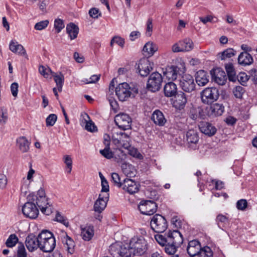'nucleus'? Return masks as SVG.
I'll list each match as a JSON object with an SVG mask.
<instances>
[{"label": "nucleus", "instance_id": "26", "mask_svg": "<svg viewBox=\"0 0 257 257\" xmlns=\"http://www.w3.org/2000/svg\"><path fill=\"white\" fill-rule=\"evenodd\" d=\"M152 120L159 126H163L166 122L163 113L159 110H156L152 114Z\"/></svg>", "mask_w": 257, "mask_h": 257}, {"label": "nucleus", "instance_id": "15", "mask_svg": "<svg viewBox=\"0 0 257 257\" xmlns=\"http://www.w3.org/2000/svg\"><path fill=\"white\" fill-rule=\"evenodd\" d=\"M41 240L38 236L31 233L28 235L25 240V244L29 251L33 252L40 246Z\"/></svg>", "mask_w": 257, "mask_h": 257}, {"label": "nucleus", "instance_id": "40", "mask_svg": "<svg viewBox=\"0 0 257 257\" xmlns=\"http://www.w3.org/2000/svg\"><path fill=\"white\" fill-rule=\"evenodd\" d=\"M120 243L112 244L109 246V252L114 257H119L120 251Z\"/></svg>", "mask_w": 257, "mask_h": 257}, {"label": "nucleus", "instance_id": "9", "mask_svg": "<svg viewBox=\"0 0 257 257\" xmlns=\"http://www.w3.org/2000/svg\"><path fill=\"white\" fill-rule=\"evenodd\" d=\"M138 209L142 214L151 215L156 212L157 205L152 200H142L138 205Z\"/></svg>", "mask_w": 257, "mask_h": 257}, {"label": "nucleus", "instance_id": "52", "mask_svg": "<svg viewBox=\"0 0 257 257\" xmlns=\"http://www.w3.org/2000/svg\"><path fill=\"white\" fill-rule=\"evenodd\" d=\"M8 117L7 109L5 108H1L0 110V124H5L7 121Z\"/></svg>", "mask_w": 257, "mask_h": 257}, {"label": "nucleus", "instance_id": "37", "mask_svg": "<svg viewBox=\"0 0 257 257\" xmlns=\"http://www.w3.org/2000/svg\"><path fill=\"white\" fill-rule=\"evenodd\" d=\"M119 135H120V137L122 139V141H121V146L125 149H128L131 147L130 138L129 136L122 132H119Z\"/></svg>", "mask_w": 257, "mask_h": 257}, {"label": "nucleus", "instance_id": "22", "mask_svg": "<svg viewBox=\"0 0 257 257\" xmlns=\"http://www.w3.org/2000/svg\"><path fill=\"white\" fill-rule=\"evenodd\" d=\"M56 246V240L55 237L41 242L40 249L45 252H51L55 248Z\"/></svg>", "mask_w": 257, "mask_h": 257}, {"label": "nucleus", "instance_id": "38", "mask_svg": "<svg viewBox=\"0 0 257 257\" xmlns=\"http://www.w3.org/2000/svg\"><path fill=\"white\" fill-rule=\"evenodd\" d=\"M84 119L86 122L85 128L87 131L93 132L97 130L96 126L95 125L93 121L90 119V117L88 114H85Z\"/></svg>", "mask_w": 257, "mask_h": 257}, {"label": "nucleus", "instance_id": "46", "mask_svg": "<svg viewBox=\"0 0 257 257\" xmlns=\"http://www.w3.org/2000/svg\"><path fill=\"white\" fill-rule=\"evenodd\" d=\"M17 254V257H27L26 248L22 242H18Z\"/></svg>", "mask_w": 257, "mask_h": 257}, {"label": "nucleus", "instance_id": "57", "mask_svg": "<svg viewBox=\"0 0 257 257\" xmlns=\"http://www.w3.org/2000/svg\"><path fill=\"white\" fill-rule=\"evenodd\" d=\"M233 49H226L222 53L221 59L224 60L227 58H231L234 55V52L232 51Z\"/></svg>", "mask_w": 257, "mask_h": 257}, {"label": "nucleus", "instance_id": "43", "mask_svg": "<svg viewBox=\"0 0 257 257\" xmlns=\"http://www.w3.org/2000/svg\"><path fill=\"white\" fill-rule=\"evenodd\" d=\"M19 239L15 234H11L6 242V245L8 247H13L18 242Z\"/></svg>", "mask_w": 257, "mask_h": 257}, {"label": "nucleus", "instance_id": "14", "mask_svg": "<svg viewBox=\"0 0 257 257\" xmlns=\"http://www.w3.org/2000/svg\"><path fill=\"white\" fill-rule=\"evenodd\" d=\"M212 79L219 85H224L227 81L225 72L220 68H214L210 71Z\"/></svg>", "mask_w": 257, "mask_h": 257}, {"label": "nucleus", "instance_id": "11", "mask_svg": "<svg viewBox=\"0 0 257 257\" xmlns=\"http://www.w3.org/2000/svg\"><path fill=\"white\" fill-rule=\"evenodd\" d=\"M181 66L182 67L174 65L168 66L163 72L164 75L169 80H176L178 76H181L186 71L185 67L183 65Z\"/></svg>", "mask_w": 257, "mask_h": 257}, {"label": "nucleus", "instance_id": "48", "mask_svg": "<svg viewBox=\"0 0 257 257\" xmlns=\"http://www.w3.org/2000/svg\"><path fill=\"white\" fill-rule=\"evenodd\" d=\"M57 119V116L55 114H50L46 119L47 126H52L54 125Z\"/></svg>", "mask_w": 257, "mask_h": 257}, {"label": "nucleus", "instance_id": "18", "mask_svg": "<svg viewBox=\"0 0 257 257\" xmlns=\"http://www.w3.org/2000/svg\"><path fill=\"white\" fill-rule=\"evenodd\" d=\"M174 96L175 100L173 102V106L179 109L184 108L187 102L185 94L180 91L178 92Z\"/></svg>", "mask_w": 257, "mask_h": 257}, {"label": "nucleus", "instance_id": "5", "mask_svg": "<svg viewBox=\"0 0 257 257\" xmlns=\"http://www.w3.org/2000/svg\"><path fill=\"white\" fill-rule=\"evenodd\" d=\"M210 104V105L207 106L204 110L206 115L203 113V109H199L198 115L201 118L204 119L206 115L212 117L220 116L224 112V107L222 104L216 103Z\"/></svg>", "mask_w": 257, "mask_h": 257}, {"label": "nucleus", "instance_id": "44", "mask_svg": "<svg viewBox=\"0 0 257 257\" xmlns=\"http://www.w3.org/2000/svg\"><path fill=\"white\" fill-rule=\"evenodd\" d=\"M124 43L125 40L123 38L118 36H115L112 38L110 45L112 47H113L114 44L115 43L118 47L122 48L124 47Z\"/></svg>", "mask_w": 257, "mask_h": 257}, {"label": "nucleus", "instance_id": "4", "mask_svg": "<svg viewBox=\"0 0 257 257\" xmlns=\"http://www.w3.org/2000/svg\"><path fill=\"white\" fill-rule=\"evenodd\" d=\"M130 242L133 256L142 255L148 250L147 242L142 236H134L132 238Z\"/></svg>", "mask_w": 257, "mask_h": 257}, {"label": "nucleus", "instance_id": "19", "mask_svg": "<svg viewBox=\"0 0 257 257\" xmlns=\"http://www.w3.org/2000/svg\"><path fill=\"white\" fill-rule=\"evenodd\" d=\"M138 72L141 76H147L153 69L152 65L150 61L147 60H141L139 63L137 67Z\"/></svg>", "mask_w": 257, "mask_h": 257}, {"label": "nucleus", "instance_id": "58", "mask_svg": "<svg viewBox=\"0 0 257 257\" xmlns=\"http://www.w3.org/2000/svg\"><path fill=\"white\" fill-rule=\"evenodd\" d=\"M127 150L128 151L129 154L132 156L138 159L142 158V155L138 152L137 149L131 146Z\"/></svg>", "mask_w": 257, "mask_h": 257}, {"label": "nucleus", "instance_id": "20", "mask_svg": "<svg viewBox=\"0 0 257 257\" xmlns=\"http://www.w3.org/2000/svg\"><path fill=\"white\" fill-rule=\"evenodd\" d=\"M202 249L200 242L197 240H193L189 242L187 251L190 257L196 256Z\"/></svg>", "mask_w": 257, "mask_h": 257}, {"label": "nucleus", "instance_id": "47", "mask_svg": "<svg viewBox=\"0 0 257 257\" xmlns=\"http://www.w3.org/2000/svg\"><path fill=\"white\" fill-rule=\"evenodd\" d=\"M245 92L244 88L240 86H236L233 90V93L234 96L239 99H241L242 95Z\"/></svg>", "mask_w": 257, "mask_h": 257}, {"label": "nucleus", "instance_id": "17", "mask_svg": "<svg viewBox=\"0 0 257 257\" xmlns=\"http://www.w3.org/2000/svg\"><path fill=\"white\" fill-rule=\"evenodd\" d=\"M199 128L200 132L209 137L214 136L217 131L216 128L211 123L206 121H201L199 123Z\"/></svg>", "mask_w": 257, "mask_h": 257}, {"label": "nucleus", "instance_id": "34", "mask_svg": "<svg viewBox=\"0 0 257 257\" xmlns=\"http://www.w3.org/2000/svg\"><path fill=\"white\" fill-rule=\"evenodd\" d=\"M93 235L94 231L93 226H86L81 229V236L84 240L89 241L91 239Z\"/></svg>", "mask_w": 257, "mask_h": 257}, {"label": "nucleus", "instance_id": "16", "mask_svg": "<svg viewBox=\"0 0 257 257\" xmlns=\"http://www.w3.org/2000/svg\"><path fill=\"white\" fill-rule=\"evenodd\" d=\"M139 184H137L134 180L126 178L123 180L121 188L129 194H134L139 191Z\"/></svg>", "mask_w": 257, "mask_h": 257}, {"label": "nucleus", "instance_id": "23", "mask_svg": "<svg viewBox=\"0 0 257 257\" xmlns=\"http://www.w3.org/2000/svg\"><path fill=\"white\" fill-rule=\"evenodd\" d=\"M163 90L165 96L167 97H173L178 92L177 85L173 82L167 83L164 87Z\"/></svg>", "mask_w": 257, "mask_h": 257}, {"label": "nucleus", "instance_id": "7", "mask_svg": "<svg viewBox=\"0 0 257 257\" xmlns=\"http://www.w3.org/2000/svg\"><path fill=\"white\" fill-rule=\"evenodd\" d=\"M201 99L204 104H211L216 101L219 97L218 90L215 87L205 88L200 93Z\"/></svg>", "mask_w": 257, "mask_h": 257}, {"label": "nucleus", "instance_id": "41", "mask_svg": "<svg viewBox=\"0 0 257 257\" xmlns=\"http://www.w3.org/2000/svg\"><path fill=\"white\" fill-rule=\"evenodd\" d=\"M197 255L198 257H212L213 252L209 246H205L201 249Z\"/></svg>", "mask_w": 257, "mask_h": 257}, {"label": "nucleus", "instance_id": "42", "mask_svg": "<svg viewBox=\"0 0 257 257\" xmlns=\"http://www.w3.org/2000/svg\"><path fill=\"white\" fill-rule=\"evenodd\" d=\"M41 242L47 240L52 237H54L53 234L48 230H43L38 236Z\"/></svg>", "mask_w": 257, "mask_h": 257}, {"label": "nucleus", "instance_id": "59", "mask_svg": "<svg viewBox=\"0 0 257 257\" xmlns=\"http://www.w3.org/2000/svg\"><path fill=\"white\" fill-rule=\"evenodd\" d=\"M112 140L115 145H118V146H121V141L122 139H121L120 135H119V132L113 133L112 136Z\"/></svg>", "mask_w": 257, "mask_h": 257}, {"label": "nucleus", "instance_id": "49", "mask_svg": "<svg viewBox=\"0 0 257 257\" xmlns=\"http://www.w3.org/2000/svg\"><path fill=\"white\" fill-rule=\"evenodd\" d=\"M39 71L41 75L47 78L49 77L50 74H53V73H54L50 68H45L42 65L39 66Z\"/></svg>", "mask_w": 257, "mask_h": 257}, {"label": "nucleus", "instance_id": "62", "mask_svg": "<svg viewBox=\"0 0 257 257\" xmlns=\"http://www.w3.org/2000/svg\"><path fill=\"white\" fill-rule=\"evenodd\" d=\"M99 78H100L99 76H98L96 75H93L91 76L89 78V79H85L83 80L82 81L84 82L86 84L95 83L96 82L98 81Z\"/></svg>", "mask_w": 257, "mask_h": 257}, {"label": "nucleus", "instance_id": "21", "mask_svg": "<svg viewBox=\"0 0 257 257\" xmlns=\"http://www.w3.org/2000/svg\"><path fill=\"white\" fill-rule=\"evenodd\" d=\"M209 76L206 71L200 70L195 74V80L197 84L200 86H204L209 82Z\"/></svg>", "mask_w": 257, "mask_h": 257}, {"label": "nucleus", "instance_id": "33", "mask_svg": "<svg viewBox=\"0 0 257 257\" xmlns=\"http://www.w3.org/2000/svg\"><path fill=\"white\" fill-rule=\"evenodd\" d=\"M66 30L71 40L75 39L78 35L79 28L74 23H70L67 25Z\"/></svg>", "mask_w": 257, "mask_h": 257}, {"label": "nucleus", "instance_id": "25", "mask_svg": "<svg viewBox=\"0 0 257 257\" xmlns=\"http://www.w3.org/2000/svg\"><path fill=\"white\" fill-rule=\"evenodd\" d=\"M186 140L190 147L196 145L199 140L198 132L194 130H189L186 133Z\"/></svg>", "mask_w": 257, "mask_h": 257}, {"label": "nucleus", "instance_id": "51", "mask_svg": "<svg viewBox=\"0 0 257 257\" xmlns=\"http://www.w3.org/2000/svg\"><path fill=\"white\" fill-rule=\"evenodd\" d=\"M111 179L114 184L119 188H121L122 185V182H120V179L118 174L116 173L111 174Z\"/></svg>", "mask_w": 257, "mask_h": 257}, {"label": "nucleus", "instance_id": "50", "mask_svg": "<svg viewBox=\"0 0 257 257\" xmlns=\"http://www.w3.org/2000/svg\"><path fill=\"white\" fill-rule=\"evenodd\" d=\"M237 77V80L242 85H244V84L248 80L249 77L246 75L245 73L240 72L236 76Z\"/></svg>", "mask_w": 257, "mask_h": 257}, {"label": "nucleus", "instance_id": "12", "mask_svg": "<svg viewBox=\"0 0 257 257\" xmlns=\"http://www.w3.org/2000/svg\"><path fill=\"white\" fill-rule=\"evenodd\" d=\"M114 121L118 127L122 130L131 128L132 120L129 115L126 113H120L117 114L115 116Z\"/></svg>", "mask_w": 257, "mask_h": 257}, {"label": "nucleus", "instance_id": "63", "mask_svg": "<svg viewBox=\"0 0 257 257\" xmlns=\"http://www.w3.org/2000/svg\"><path fill=\"white\" fill-rule=\"evenodd\" d=\"M90 16L93 18H98L101 15L99 10L96 8H92L89 11Z\"/></svg>", "mask_w": 257, "mask_h": 257}, {"label": "nucleus", "instance_id": "6", "mask_svg": "<svg viewBox=\"0 0 257 257\" xmlns=\"http://www.w3.org/2000/svg\"><path fill=\"white\" fill-rule=\"evenodd\" d=\"M163 77L158 72L152 73L149 76L147 83V89L151 92L159 91L162 86Z\"/></svg>", "mask_w": 257, "mask_h": 257}, {"label": "nucleus", "instance_id": "56", "mask_svg": "<svg viewBox=\"0 0 257 257\" xmlns=\"http://www.w3.org/2000/svg\"><path fill=\"white\" fill-rule=\"evenodd\" d=\"M64 163L67 166V171L68 173H70L72 170V160L71 158L68 156L66 155L64 157Z\"/></svg>", "mask_w": 257, "mask_h": 257}, {"label": "nucleus", "instance_id": "60", "mask_svg": "<svg viewBox=\"0 0 257 257\" xmlns=\"http://www.w3.org/2000/svg\"><path fill=\"white\" fill-rule=\"evenodd\" d=\"M247 206V202L245 199H240L236 203V207L238 210H244Z\"/></svg>", "mask_w": 257, "mask_h": 257}, {"label": "nucleus", "instance_id": "10", "mask_svg": "<svg viewBox=\"0 0 257 257\" xmlns=\"http://www.w3.org/2000/svg\"><path fill=\"white\" fill-rule=\"evenodd\" d=\"M108 200V195L104 196L99 194L98 199L95 201L93 205V210L96 213H97V214L95 215V218L96 219L101 220L102 217L100 214L106 207Z\"/></svg>", "mask_w": 257, "mask_h": 257}, {"label": "nucleus", "instance_id": "31", "mask_svg": "<svg viewBox=\"0 0 257 257\" xmlns=\"http://www.w3.org/2000/svg\"><path fill=\"white\" fill-rule=\"evenodd\" d=\"M104 144L105 148L103 150H100L99 152L102 156L107 159H111L113 157V153L110 150V141L104 139Z\"/></svg>", "mask_w": 257, "mask_h": 257}, {"label": "nucleus", "instance_id": "54", "mask_svg": "<svg viewBox=\"0 0 257 257\" xmlns=\"http://www.w3.org/2000/svg\"><path fill=\"white\" fill-rule=\"evenodd\" d=\"M64 24L63 20L57 19L54 22V28L56 30L57 33H59L62 29L64 28Z\"/></svg>", "mask_w": 257, "mask_h": 257}, {"label": "nucleus", "instance_id": "36", "mask_svg": "<svg viewBox=\"0 0 257 257\" xmlns=\"http://www.w3.org/2000/svg\"><path fill=\"white\" fill-rule=\"evenodd\" d=\"M120 243V256L121 257H132L133 256V252L131 251L130 247V243L129 245H122Z\"/></svg>", "mask_w": 257, "mask_h": 257}, {"label": "nucleus", "instance_id": "2", "mask_svg": "<svg viewBox=\"0 0 257 257\" xmlns=\"http://www.w3.org/2000/svg\"><path fill=\"white\" fill-rule=\"evenodd\" d=\"M27 199L28 201L23 206L22 212L26 217L35 219L39 213L38 207L40 208L45 202L44 189L41 187L36 195L33 193H31Z\"/></svg>", "mask_w": 257, "mask_h": 257}, {"label": "nucleus", "instance_id": "24", "mask_svg": "<svg viewBox=\"0 0 257 257\" xmlns=\"http://www.w3.org/2000/svg\"><path fill=\"white\" fill-rule=\"evenodd\" d=\"M253 60L251 55L247 51L241 53L238 57V62L240 65L247 66L251 64Z\"/></svg>", "mask_w": 257, "mask_h": 257}, {"label": "nucleus", "instance_id": "13", "mask_svg": "<svg viewBox=\"0 0 257 257\" xmlns=\"http://www.w3.org/2000/svg\"><path fill=\"white\" fill-rule=\"evenodd\" d=\"M180 86L186 92H191L195 89V84L193 77L189 74H185L180 80Z\"/></svg>", "mask_w": 257, "mask_h": 257}, {"label": "nucleus", "instance_id": "29", "mask_svg": "<svg viewBox=\"0 0 257 257\" xmlns=\"http://www.w3.org/2000/svg\"><path fill=\"white\" fill-rule=\"evenodd\" d=\"M62 242L68 252L72 254L74 252L75 246V242L73 239L65 233V236L62 239Z\"/></svg>", "mask_w": 257, "mask_h": 257}, {"label": "nucleus", "instance_id": "45", "mask_svg": "<svg viewBox=\"0 0 257 257\" xmlns=\"http://www.w3.org/2000/svg\"><path fill=\"white\" fill-rule=\"evenodd\" d=\"M216 222L218 227L223 229L224 225L228 223V218L224 215L219 214L216 217Z\"/></svg>", "mask_w": 257, "mask_h": 257}, {"label": "nucleus", "instance_id": "61", "mask_svg": "<svg viewBox=\"0 0 257 257\" xmlns=\"http://www.w3.org/2000/svg\"><path fill=\"white\" fill-rule=\"evenodd\" d=\"M153 20L149 18L147 22L146 35L150 37L152 35L153 31Z\"/></svg>", "mask_w": 257, "mask_h": 257}, {"label": "nucleus", "instance_id": "1", "mask_svg": "<svg viewBox=\"0 0 257 257\" xmlns=\"http://www.w3.org/2000/svg\"><path fill=\"white\" fill-rule=\"evenodd\" d=\"M156 241L163 246H165V252L171 256L170 257H179L175 254L178 248L183 242L182 234L177 230H169L168 233L158 234L155 235Z\"/></svg>", "mask_w": 257, "mask_h": 257}, {"label": "nucleus", "instance_id": "27", "mask_svg": "<svg viewBox=\"0 0 257 257\" xmlns=\"http://www.w3.org/2000/svg\"><path fill=\"white\" fill-rule=\"evenodd\" d=\"M121 169L123 174L129 178H133L136 176L137 171L135 167L131 164L122 163Z\"/></svg>", "mask_w": 257, "mask_h": 257}, {"label": "nucleus", "instance_id": "3", "mask_svg": "<svg viewBox=\"0 0 257 257\" xmlns=\"http://www.w3.org/2000/svg\"><path fill=\"white\" fill-rule=\"evenodd\" d=\"M115 93L120 101H124L131 97H135L138 93V88L136 86L131 87L127 83L123 82L115 88Z\"/></svg>", "mask_w": 257, "mask_h": 257}, {"label": "nucleus", "instance_id": "55", "mask_svg": "<svg viewBox=\"0 0 257 257\" xmlns=\"http://www.w3.org/2000/svg\"><path fill=\"white\" fill-rule=\"evenodd\" d=\"M49 23V21L47 20L40 21L35 24V29L37 30L44 29L48 26Z\"/></svg>", "mask_w": 257, "mask_h": 257}, {"label": "nucleus", "instance_id": "28", "mask_svg": "<svg viewBox=\"0 0 257 257\" xmlns=\"http://www.w3.org/2000/svg\"><path fill=\"white\" fill-rule=\"evenodd\" d=\"M225 69L227 73V78L230 81L235 82L237 80V77H236L235 70L234 68L233 64L231 63H228L225 64Z\"/></svg>", "mask_w": 257, "mask_h": 257}, {"label": "nucleus", "instance_id": "32", "mask_svg": "<svg viewBox=\"0 0 257 257\" xmlns=\"http://www.w3.org/2000/svg\"><path fill=\"white\" fill-rule=\"evenodd\" d=\"M17 145L23 153H26L29 150L30 143L25 137H21L17 140Z\"/></svg>", "mask_w": 257, "mask_h": 257}, {"label": "nucleus", "instance_id": "53", "mask_svg": "<svg viewBox=\"0 0 257 257\" xmlns=\"http://www.w3.org/2000/svg\"><path fill=\"white\" fill-rule=\"evenodd\" d=\"M56 221L64 224L66 227L69 226V222L67 219L64 216L61 215L59 212H57L56 217H55Z\"/></svg>", "mask_w": 257, "mask_h": 257}, {"label": "nucleus", "instance_id": "39", "mask_svg": "<svg viewBox=\"0 0 257 257\" xmlns=\"http://www.w3.org/2000/svg\"><path fill=\"white\" fill-rule=\"evenodd\" d=\"M41 212L46 215H49L53 211V208L48 202V198L45 196V202L42 205V207H40Z\"/></svg>", "mask_w": 257, "mask_h": 257}, {"label": "nucleus", "instance_id": "35", "mask_svg": "<svg viewBox=\"0 0 257 257\" xmlns=\"http://www.w3.org/2000/svg\"><path fill=\"white\" fill-rule=\"evenodd\" d=\"M52 76L56 83L58 91L61 92L64 82V77L63 74L61 72H59L58 74L54 72L53 73Z\"/></svg>", "mask_w": 257, "mask_h": 257}, {"label": "nucleus", "instance_id": "8", "mask_svg": "<svg viewBox=\"0 0 257 257\" xmlns=\"http://www.w3.org/2000/svg\"><path fill=\"white\" fill-rule=\"evenodd\" d=\"M150 225L151 228L154 231L158 233H162L167 228L168 223L164 216L156 214L152 217Z\"/></svg>", "mask_w": 257, "mask_h": 257}, {"label": "nucleus", "instance_id": "30", "mask_svg": "<svg viewBox=\"0 0 257 257\" xmlns=\"http://www.w3.org/2000/svg\"><path fill=\"white\" fill-rule=\"evenodd\" d=\"M194 47L193 41L190 38H185L183 40L180 41L175 43L172 48H192Z\"/></svg>", "mask_w": 257, "mask_h": 257}, {"label": "nucleus", "instance_id": "64", "mask_svg": "<svg viewBox=\"0 0 257 257\" xmlns=\"http://www.w3.org/2000/svg\"><path fill=\"white\" fill-rule=\"evenodd\" d=\"M18 84L17 82L13 83L11 85V91L13 96L16 97L18 94Z\"/></svg>", "mask_w": 257, "mask_h": 257}]
</instances>
